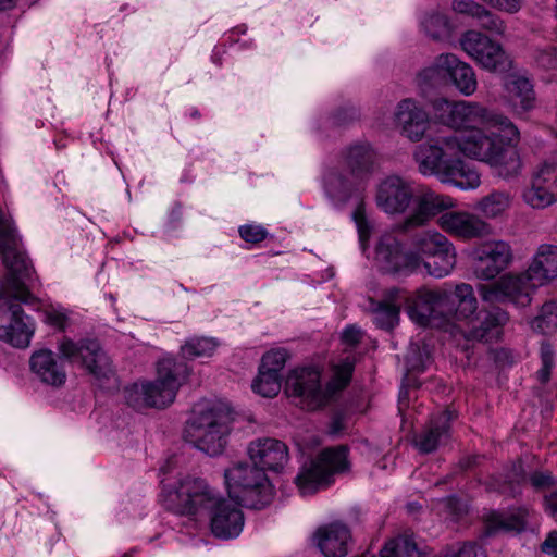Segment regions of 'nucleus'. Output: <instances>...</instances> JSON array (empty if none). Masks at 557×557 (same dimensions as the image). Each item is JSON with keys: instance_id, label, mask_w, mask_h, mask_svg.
Here are the masks:
<instances>
[{"instance_id": "393cba45", "label": "nucleus", "mask_w": 557, "mask_h": 557, "mask_svg": "<svg viewBox=\"0 0 557 557\" xmlns=\"http://www.w3.org/2000/svg\"><path fill=\"white\" fill-rule=\"evenodd\" d=\"M30 370L44 384L60 387L66 381V371L63 362L50 349L35 351L29 359Z\"/></svg>"}, {"instance_id": "f8f14e48", "label": "nucleus", "mask_w": 557, "mask_h": 557, "mask_svg": "<svg viewBox=\"0 0 557 557\" xmlns=\"http://www.w3.org/2000/svg\"><path fill=\"white\" fill-rule=\"evenodd\" d=\"M451 120L454 129H466L467 132L479 129H495L504 132V137L508 144H517L520 133L517 126L505 115L488 110L478 102L457 101V107L453 111Z\"/></svg>"}, {"instance_id": "c85d7f7f", "label": "nucleus", "mask_w": 557, "mask_h": 557, "mask_svg": "<svg viewBox=\"0 0 557 557\" xmlns=\"http://www.w3.org/2000/svg\"><path fill=\"white\" fill-rule=\"evenodd\" d=\"M410 183L398 175L385 177V213H404L413 202Z\"/></svg>"}, {"instance_id": "a211bd4d", "label": "nucleus", "mask_w": 557, "mask_h": 557, "mask_svg": "<svg viewBox=\"0 0 557 557\" xmlns=\"http://www.w3.org/2000/svg\"><path fill=\"white\" fill-rule=\"evenodd\" d=\"M474 274L492 280L504 271L512 260L510 246H474L470 252Z\"/></svg>"}, {"instance_id": "c9c22d12", "label": "nucleus", "mask_w": 557, "mask_h": 557, "mask_svg": "<svg viewBox=\"0 0 557 557\" xmlns=\"http://www.w3.org/2000/svg\"><path fill=\"white\" fill-rule=\"evenodd\" d=\"M385 557H423L413 537L399 534L385 543Z\"/></svg>"}, {"instance_id": "864d4df0", "label": "nucleus", "mask_w": 557, "mask_h": 557, "mask_svg": "<svg viewBox=\"0 0 557 557\" xmlns=\"http://www.w3.org/2000/svg\"><path fill=\"white\" fill-rule=\"evenodd\" d=\"M443 505L447 515L453 519H459L466 513V507L463 503L457 496H447L443 499Z\"/></svg>"}, {"instance_id": "774afa93", "label": "nucleus", "mask_w": 557, "mask_h": 557, "mask_svg": "<svg viewBox=\"0 0 557 557\" xmlns=\"http://www.w3.org/2000/svg\"><path fill=\"white\" fill-rule=\"evenodd\" d=\"M376 203L379 207L383 206V196L381 195V189L379 188L377 195H376Z\"/></svg>"}, {"instance_id": "a878e982", "label": "nucleus", "mask_w": 557, "mask_h": 557, "mask_svg": "<svg viewBox=\"0 0 557 557\" xmlns=\"http://www.w3.org/2000/svg\"><path fill=\"white\" fill-rule=\"evenodd\" d=\"M436 65L443 69V73L450 77L456 88L465 96H470L476 90L478 82L473 69L455 54H440L436 57Z\"/></svg>"}, {"instance_id": "3c124183", "label": "nucleus", "mask_w": 557, "mask_h": 557, "mask_svg": "<svg viewBox=\"0 0 557 557\" xmlns=\"http://www.w3.org/2000/svg\"><path fill=\"white\" fill-rule=\"evenodd\" d=\"M453 10L475 17L480 12H483V5L473 0H454Z\"/></svg>"}, {"instance_id": "f257e3e1", "label": "nucleus", "mask_w": 557, "mask_h": 557, "mask_svg": "<svg viewBox=\"0 0 557 557\" xmlns=\"http://www.w3.org/2000/svg\"><path fill=\"white\" fill-rule=\"evenodd\" d=\"M490 131L486 134L481 127L462 134L449 132L428 137L413 151L419 172L461 189H475L481 178L476 169L465 161L463 157H469L496 168L504 178L517 176L522 168L518 151L505 147L510 144L504 132Z\"/></svg>"}, {"instance_id": "473e14b6", "label": "nucleus", "mask_w": 557, "mask_h": 557, "mask_svg": "<svg viewBox=\"0 0 557 557\" xmlns=\"http://www.w3.org/2000/svg\"><path fill=\"white\" fill-rule=\"evenodd\" d=\"M400 246H385V273H410L421 264V258L416 252H400Z\"/></svg>"}, {"instance_id": "13d9d810", "label": "nucleus", "mask_w": 557, "mask_h": 557, "mask_svg": "<svg viewBox=\"0 0 557 557\" xmlns=\"http://www.w3.org/2000/svg\"><path fill=\"white\" fill-rule=\"evenodd\" d=\"M541 550L548 555L557 552V530L548 532L546 539L541 544Z\"/></svg>"}, {"instance_id": "72a5a7b5", "label": "nucleus", "mask_w": 557, "mask_h": 557, "mask_svg": "<svg viewBox=\"0 0 557 557\" xmlns=\"http://www.w3.org/2000/svg\"><path fill=\"white\" fill-rule=\"evenodd\" d=\"M512 202V195L507 190H493L478 203V209L487 218H496L504 213Z\"/></svg>"}, {"instance_id": "052dcab7", "label": "nucleus", "mask_w": 557, "mask_h": 557, "mask_svg": "<svg viewBox=\"0 0 557 557\" xmlns=\"http://www.w3.org/2000/svg\"><path fill=\"white\" fill-rule=\"evenodd\" d=\"M525 480V473L523 467L519 465L512 468V474L507 476V482L510 485V490H513V485H520Z\"/></svg>"}, {"instance_id": "338daca9", "label": "nucleus", "mask_w": 557, "mask_h": 557, "mask_svg": "<svg viewBox=\"0 0 557 557\" xmlns=\"http://www.w3.org/2000/svg\"><path fill=\"white\" fill-rule=\"evenodd\" d=\"M344 112H349V119L352 120L357 116V111L354 108H350L349 110H344Z\"/></svg>"}, {"instance_id": "423d86ee", "label": "nucleus", "mask_w": 557, "mask_h": 557, "mask_svg": "<svg viewBox=\"0 0 557 557\" xmlns=\"http://www.w3.org/2000/svg\"><path fill=\"white\" fill-rule=\"evenodd\" d=\"M188 374L189 368L186 362L164 358L158 362L157 379L153 382L135 384L127 392V404L135 409L169 406L174 401L180 386Z\"/></svg>"}, {"instance_id": "9d476101", "label": "nucleus", "mask_w": 557, "mask_h": 557, "mask_svg": "<svg viewBox=\"0 0 557 557\" xmlns=\"http://www.w3.org/2000/svg\"><path fill=\"white\" fill-rule=\"evenodd\" d=\"M348 470V449L345 446L330 447L300 469L295 483L302 495H309L333 483L335 474Z\"/></svg>"}, {"instance_id": "0eeeda50", "label": "nucleus", "mask_w": 557, "mask_h": 557, "mask_svg": "<svg viewBox=\"0 0 557 557\" xmlns=\"http://www.w3.org/2000/svg\"><path fill=\"white\" fill-rule=\"evenodd\" d=\"M413 203L412 212L403 221L394 224L391 231L397 235L419 237L414 244H448L444 235L434 230H424V227L434 216L454 208V199L425 188L416 196Z\"/></svg>"}, {"instance_id": "bb28decb", "label": "nucleus", "mask_w": 557, "mask_h": 557, "mask_svg": "<svg viewBox=\"0 0 557 557\" xmlns=\"http://www.w3.org/2000/svg\"><path fill=\"white\" fill-rule=\"evenodd\" d=\"M345 169L352 177L364 183L370 178L375 168L376 153L370 144L350 146L344 152Z\"/></svg>"}, {"instance_id": "bf43d9fd", "label": "nucleus", "mask_w": 557, "mask_h": 557, "mask_svg": "<svg viewBox=\"0 0 557 557\" xmlns=\"http://www.w3.org/2000/svg\"><path fill=\"white\" fill-rule=\"evenodd\" d=\"M544 508L550 516H557V488L544 496Z\"/></svg>"}, {"instance_id": "1a4fd4ad", "label": "nucleus", "mask_w": 557, "mask_h": 557, "mask_svg": "<svg viewBox=\"0 0 557 557\" xmlns=\"http://www.w3.org/2000/svg\"><path fill=\"white\" fill-rule=\"evenodd\" d=\"M230 412L221 406L199 410L187 429V437L199 449L210 456L223 451L230 434Z\"/></svg>"}, {"instance_id": "6ab92c4d", "label": "nucleus", "mask_w": 557, "mask_h": 557, "mask_svg": "<svg viewBox=\"0 0 557 557\" xmlns=\"http://www.w3.org/2000/svg\"><path fill=\"white\" fill-rule=\"evenodd\" d=\"M438 224L446 233L463 240L484 238L492 234V226L480 216L466 211L442 214Z\"/></svg>"}, {"instance_id": "412c9836", "label": "nucleus", "mask_w": 557, "mask_h": 557, "mask_svg": "<svg viewBox=\"0 0 557 557\" xmlns=\"http://www.w3.org/2000/svg\"><path fill=\"white\" fill-rule=\"evenodd\" d=\"M313 541L324 557H345L349 552L351 533L342 522H332L320 527L313 534Z\"/></svg>"}, {"instance_id": "f03ea898", "label": "nucleus", "mask_w": 557, "mask_h": 557, "mask_svg": "<svg viewBox=\"0 0 557 557\" xmlns=\"http://www.w3.org/2000/svg\"><path fill=\"white\" fill-rule=\"evenodd\" d=\"M0 258L8 270L2 283L1 298L11 313L10 323L0 326V339L14 347L25 348L34 335L35 322L25 314L21 304L36 301L26 286V281L32 278L33 268L20 246H0Z\"/></svg>"}, {"instance_id": "cd10ccee", "label": "nucleus", "mask_w": 557, "mask_h": 557, "mask_svg": "<svg viewBox=\"0 0 557 557\" xmlns=\"http://www.w3.org/2000/svg\"><path fill=\"white\" fill-rule=\"evenodd\" d=\"M431 362L432 358L426 345L422 347L418 344L410 345L405 356L406 373L399 393L400 399L407 397L409 388L420 387L421 383L414 374L424 372Z\"/></svg>"}, {"instance_id": "09e8293b", "label": "nucleus", "mask_w": 557, "mask_h": 557, "mask_svg": "<svg viewBox=\"0 0 557 557\" xmlns=\"http://www.w3.org/2000/svg\"><path fill=\"white\" fill-rule=\"evenodd\" d=\"M0 240L2 244H16L21 240L13 222L7 219L0 210Z\"/></svg>"}, {"instance_id": "de8ad7c7", "label": "nucleus", "mask_w": 557, "mask_h": 557, "mask_svg": "<svg viewBox=\"0 0 557 557\" xmlns=\"http://www.w3.org/2000/svg\"><path fill=\"white\" fill-rule=\"evenodd\" d=\"M238 232L242 239L248 244H259L268 238V232L260 225H243Z\"/></svg>"}, {"instance_id": "f704fd0d", "label": "nucleus", "mask_w": 557, "mask_h": 557, "mask_svg": "<svg viewBox=\"0 0 557 557\" xmlns=\"http://www.w3.org/2000/svg\"><path fill=\"white\" fill-rule=\"evenodd\" d=\"M454 296L458 301L455 317L457 319H472L478 309V301L472 286L467 283L456 285Z\"/></svg>"}, {"instance_id": "49530a36", "label": "nucleus", "mask_w": 557, "mask_h": 557, "mask_svg": "<svg viewBox=\"0 0 557 557\" xmlns=\"http://www.w3.org/2000/svg\"><path fill=\"white\" fill-rule=\"evenodd\" d=\"M475 18L478 20V24L482 28H484L493 34L503 35L505 32L504 22L496 14L492 13L484 7H483V12H480L475 16Z\"/></svg>"}, {"instance_id": "39448f33", "label": "nucleus", "mask_w": 557, "mask_h": 557, "mask_svg": "<svg viewBox=\"0 0 557 557\" xmlns=\"http://www.w3.org/2000/svg\"><path fill=\"white\" fill-rule=\"evenodd\" d=\"M447 299L445 292L421 289L414 297L406 290L391 289L385 293V326H394L401 309L411 321L424 327H441L448 321L443 307Z\"/></svg>"}, {"instance_id": "6e6552de", "label": "nucleus", "mask_w": 557, "mask_h": 557, "mask_svg": "<svg viewBox=\"0 0 557 557\" xmlns=\"http://www.w3.org/2000/svg\"><path fill=\"white\" fill-rule=\"evenodd\" d=\"M225 485L231 498L247 507L261 509L274 496L268 475L251 461H237L224 470Z\"/></svg>"}, {"instance_id": "c756f323", "label": "nucleus", "mask_w": 557, "mask_h": 557, "mask_svg": "<svg viewBox=\"0 0 557 557\" xmlns=\"http://www.w3.org/2000/svg\"><path fill=\"white\" fill-rule=\"evenodd\" d=\"M528 516L529 510L525 507H515L507 511L493 510L485 517L487 532L521 533L527 529Z\"/></svg>"}, {"instance_id": "5701e85b", "label": "nucleus", "mask_w": 557, "mask_h": 557, "mask_svg": "<svg viewBox=\"0 0 557 557\" xmlns=\"http://www.w3.org/2000/svg\"><path fill=\"white\" fill-rule=\"evenodd\" d=\"M396 123L401 134L411 141H420L429 127V114L412 99L398 103Z\"/></svg>"}, {"instance_id": "ea45409f", "label": "nucleus", "mask_w": 557, "mask_h": 557, "mask_svg": "<svg viewBox=\"0 0 557 557\" xmlns=\"http://www.w3.org/2000/svg\"><path fill=\"white\" fill-rule=\"evenodd\" d=\"M541 368L536 372L537 381L545 385L550 381L552 371L555 366V351L552 345L543 342L540 347Z\"/></svg>"}, {"instance_id": "20e7f679", "label": "nucleus", "mask_w": 557, "mask_h": 557, "mask_svg": "<svg viewBox=\"0 0 557 557\" xmlns=\"http://www.w3.org/2000/svg\"><path fill=\"white\" fill-rule=\"evenodd\" d=\"M354 363L346 360L335 372V377L323 386L321 370L309 366L294 369L285 381V393L297 406L307 410H317L325 406L332 396L343 389L350 381Z\"/></svg>"}, {"instance_id": "9b49d317", "label": "nucleus", "mask_w": 557, "mask_h": 557, "mask_svg": "<svg viewBox=\"0 0 557 557\" xmlns=\"http://www.w3.org/2000/svg\"><path fill=\"white\" fill-rule=\"evenodd\" d=\"M219 494L199 478L186 476L164 498V507L177 515H209L219 504Z\"/></svg>"}, {"instance_id": "8fccbe9b", "label": "nucleus", "mask_w": 557, "mask_h": 557, "mask_svg": "<svg viewBox=\"0 0 557 557\" xmlns=\"http://www.w3.org/2000/svg\"><path fill=\"white\" fill-rule=\"evenodd\" d=\"M530 484L536 491L548 488L555 484V479L550 471H534L529 476Z\"/></svg>"}, {"instance_id": "a18cd8bd", "label": "nucleus", "mask_w": 557, "mask_h": 557, "mask_svg": "<svg viewBox=\"0 0 557 557\" xmlns=\"http://www.w3.org/2000/svg\"><path fill=\"white\" fill-rule=\"evenodd\" d=\"M352 220L356 223L359 240L364 244L370 239L373 225L366 215L364 205L362 201L358 203L355 211L352 212Z\"/></svg>"}, {"instance_id": "69168bd1", "label": "nucleus", "mask_w": 557, "mask_h": 557, "mask_svg": "<svg viewBox=\"0 0 557 557\" xmlns=\"http://www.w3.org/2000/svg\"><path fill=\"white\" fill-rule=\"evenodd\" d=\"M339 430H341L339 422L338 421H334L333 424H332L331 432L332 433H337Z\"/></svg>"}, {"instance_id": "680f3d73", "label": "nucleus", "mask_w": 557, "mask_h": 557, "mask_svg": "<svg viewBox=\"0 0 557 557\" xmlns=\"http://www.w3.org/2000/svg\"><path fill=\"white\" fill-rule=\"evenodd\" d=\"M481 458L482 456L480 455L465 456L459 460L458 466L462 471H468L478 466Z\"/></svg>"}, {"instance_id": "4be33fe9", "label": "nucleus", "mask_w": 557, "mask_h": 557, "mask_svg": "<svg viewBox=\"0 0 557 557\" xmlns=\"http://www.w3.org/2000/svg\"><path fill=\"white\" fill-rule=\"evenodd\" d=\"M210 527L214 536L223 540L236 537L244 527L242 510L226 499H219V504L209 513Z\"/></svg>"}, {"instance_id": "7c9ffc66", "label": "nucleus", "mask_w": 557, "mask_h": 557, "mask_svg": "<svg viewBox=\"0 0 557 557\" xmlns=\"http://www.w3.org/2000/svg\"><path fill=\"white\" fill-rule=\"evenodd\" d=\"M519 113H525L535 107V94L531 82L522 76H510L505 83Z\"/></svg>"}, {"instance_id": "0e129e2a", "label": "nucleus", "mask_w": 557, "mask_h": 557, "mask_svg": "<svg viewBox=\"0 0 557 557\" xmlns=\"http://www.w3.org/2000/svg\"><path fill=\"white\" fill-rule=\"evenodd\" d=\"M15 3V0H0V10L11 9Z\"/></svg>"}, {"instance_id": "dca6fc26", "label": "nucleus", "mask_w": 557, "mask_h": 557, "mask_svg": "<svg viewBox=\"0 0 557 557\" xmlns=\"http://www.w3.org/2000/svg\"><path fill=\"white\" fill-rule=\"evenodd\" d=\"M522 197L525 203L535 209L546 208L557 200V153L540 164Z\"/></svg>"}, {"instance_id": "7ed1b4c3", "label": "nucleus", "mask_w": 557, "mask_h": 557, "mask_svg": "<svg viewBox=\"0 0 557 557\" xmlns=\"http://www.w3.org/2000/svg\"><path fill=\"white\" fill-rule=\"evenodd\" d=\"M557 277V246H540L528 270L520 275H505L494 284H480L482 299L490 302H512L525 307L532 292Z\"/></svg>"}, {"instance_id": "f3484780", "label": "nucleus", "mask_w": 557, "mask_h": 557, "mask_svg": "<svg viewBox=\"0 0 557 557\" xmlns=\"http://www.w3.org/2000/svg\"><path fill=\"white\" fill-rule=\"evenodd\" d=\"M249 461L258 466L267 474L268 471L278 473L289 460L287 445L273 437H259L247 446Z\"/></svg>"}, {"instance_id": "b1692460", "label": "nucleus", "mask_w": 557, "mask_h": 557, "mask_svg": "<svg viewBox=\"0 0 557 557\" xmlns=\"http://www.w3.org/2000/svg\"><path fill=\"white\" fill-rule=\"evenodd\" d=\"M508 321V314L499 308L483 311L471 319V326L466 332L468 341L482 343L496 342L502 334V326Z\"/></svg>"}, {"instance_id": "4d7b16f0", "label": "nucleus", "mask_w": 557, "mask_h": 557, "mask_svg": "<svg viewBox=\"0 0 557 557\" xmlns=\"http://www.w3.org/2000/svg\"><path fill=\"white\" fill-rule=\"evenodd\" d=\"M362 333L355 325L347 326L342 333V341L347 347H355L361 339Z\"/></svg>"}, {"instance_id": "4c0bfd02", "label": "nucleus", "mask_w": 557, "mask_h": 557, "mask_svg": "<svg viewBox=\"0 0 557 557\" xmlns=\"http://www.w3.org/2000/svg\"><path fill=\"white\" fill-rule=\"evenodd\" d=\"M219 343L213 337H191L182 346V355L185 358L210 357L215 351Z\"/></svg>"}, {"instance_id": "37998d69", "label": "nucleus", "mask_w": 557, "mask_h": 557, "mask_svg": "<svg viewBox=\"0 0 557 557\" xmlns=\"http://www.w3.org/2000/svg\"><path fill=\"white\" fill-rule=\"evenodd\" d=\"M437 557H485L481 547L475 543H462L441 550Z\"/></svg>"}, {"instance_id": "2eb2a0df", "label": "nucleus", "mask_w": 557, "mask_h": 557, "mask_svg": "<svg viewBox=\"0 0 557 557\" xmlns=\"http://www.w3.org/2000/svg\"><path fill=\"white\" fill-rule=\"evenodd\" d=\"M460 45L467 54L488 71L502 73L510 66L508 55L502 46L480 32H466Z\"/></svg>"}, {"instance_id": "79ce46f5", "label": "nucleus", "mask_w": 557, "mask_h": 557, "mask_svg": "<svg viewBox=\"0 0 557 557\" xmlns=\"http://www.w3.org/2000/svg\"><path fill=\"white\" fill-rule=\"evenodd\" d=\"M288 358V352L285 348H276L268 351L261 361L260 368L269 370L270 372L281 374Z\"/></svg>"}, {"instance_id": "ddd939ff", "label": "nucleus", "mask_w": 557, "mask_h": 557, "mask_svg": "<svg viewBox=\"0 0 557 557\" xmlns=\"http://www.w3.org/2000/svg\"><path fill=\"white\" fill-rule=\"evenodd\" d=\"M59 351L71 362L79 363L100 386L115 382L112 362L100 344L95 339H83L78 343L64 338Z\"/></svg>"}, {"instance_id": "c03bdc74", "label": "nucleus", "mask_w": 557, "mask_h": 557, "mask_svg": "<svg viewBox=\"0 0 557 557\" xmlns=\"http://www.w3.org/2000/svg\"><path fill=\"white\" fill-rule=\"evenodd\" d=\"M432 107L434 110L435 119L441 124L453 128V123H451V120L454 119L453 111L456 109L457 102L448 101L445 98H437V99L433 100Z\"/></svg>"}, {"instance_id": "6e6d98bb", "label": "nucleus", "mask_w": 557, "mask_h": 557, "mask_svg": "<svg viewBox=\"0 0 557 557\" xmlns=\"http://www.w3.org/2000/svg\"><path fill=\"white\" fill-rule=\"evenodd\" d=\"M441 72H443V69L436 65L435 59L431 66L423 69L419 73V81L421 83L433 85L441 78Z\"/></svg>"}, {"instance_id": "5fc2aeb1", "label": "nucleus", "mask_w": 557, "mask_h": 557, "mask_svg": "<svg viewBox=\"0 0 557 557\" xmlns=\"http://www.w3.org/2000/svg\"><path fill=\"white\" fill-rule=\"evenodd\" d=\"M363 310L375 313L374 317V323L379 329L383 327V318L380 314V311L383 309V301L382 300H375L372 297H368L364 299L363 304L361 305Z\"/></svg>"}, {"instance_id": "2f4dec72", "label": "nucleus", "mask_w": 557, "mask_h": 557, "mask_svg": "<svg viewBox=\"0 0 557 557\" xmlns=\"http://www.w3.org/2000/svg\"><path fill=\"white\" fill-rule=\"evenodd\" d=\"M434 251L429 252L422 260L428 273L434 277H444L450 273L456 263L454 246H435Z\"/></svg>"}, {"instance_id": "a19ab883", "label": "nucleus", "mask_w": 557, "mask_h": 557, "mask_svg": "<svg viewBox=\"0 0 557 557\" xmlns=\"http://www.w3.org/2000/svg\"><path fill=\"white\" fill-rule=\"evenodd\" d=\"M422 25L426 34L433 39H440L449 30V22L446 15L432 13L424 18Z\"/></svg>"}, {"instance_id": "603ef678", "label": "nucleus", "mask_w": 557, "mask_h": 557, "mask_svg": "<svg viewBox=\"0 0 557 557\" xmlns=\"http://www.w3.org/2000/svg\"><path fill=\"white\" fill-rule=\"evenodd\" d=\"M67 320V314L60 309L50 308L45 311V322L58 330H64L66 327Z\"/></svg>"}, {"instance_id": "aec40b11", "label": "nucleus", "mask_w": 557, "mask_h": 557, "mask_svg": "<svg viewBox=\"0 0 557 557\" xmlns=\"http://www.w3.org/2000/svg\"><path fill=\"white\" fill-rule=\"evenodd\" d=\"M363 183L352 177L342 165L330 168L323 176V187L326 196L335 206H345Z\"/></svg>"}, {"instance_id": "e433bc0d", "label": "nucleus", "mask_w": 557, "mask_h": 557, "mask_svg": "<svg viewBox=\"0 0 557 557\" xmlns=\"http://www.w3.org/2000/svg\"><path fill=\"white\" fill-rule=\"evenodd\" d=\"M532 329L542 334H552L557 331V301L544 302L539 314L532 320Z\"/></svg>"}, {"instance_id": "58836bf2", "label": "nucleus", "mask_w": 557, "mask_h": 557, "mask_svg": "<svg viewBox=\"0 0 557 557\" xmlns=\"http://www.w3.org/2000/svg\"><path fill=\"white\" fill-rule=\"evenodd\" d=\"M281 387V374L259 368V374L252 383L255 393L263 397H274L280 393Z\"/></svg>"}, {"instance_id": "4468645a", "label": "nucleus", "mask_w": 557, "mask_h": 557, "mask_svg": "<svg viewBox=\"0 0 557 557\" xmlns=\"http://www.w3.org/2000/svg\"><path fill=\"white\" fill-rule=\"evenodd\" d=\"M457 417V411L450 408L431 413L421 430L414 433L413 447L420 454L429 455L446 445L451 438V426Z\"/></svg>"}, {"instance_id": "e2e57ef3", "label": "nucleus", "mask_w": 557, "mask_h": 557, "mask_svg": "<svg viewBox=\"0 0 557 557\" xmlns=\"http://www.w3.org/2000/svg\"><path fill=\"white\" fill-rule=\"evenodd\" d=\"M381 247L382 246H377V245H374V246H362V253L367 258H370V255H374L376 257V256L380 255Z\"/></svg>"}]
</instances>
